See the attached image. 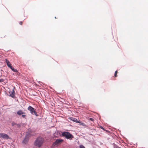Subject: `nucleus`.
Wrapping results in <instances>:
<instances>
[{"label": "nucleus", "mask_w": 148, "mask_h": 148, "mask_svg": "<svg viewBox=\"0 0 148 148\" xmlns=\"http://www.w3.org/2000/svg\"><path fill=\"white\" fill-rule=\"evenodd\" d=\"M44 139L41 137H38L37 138L35 142V145L38 147H40L43 143Z\"/></svg>", "instance_id": "f257e3e1"}, {"label": "nucleus", "mask_w": 148, "mask_h": 148, "mask_svg": "<svg viewBox=\"0 0 148 148\" xmlns=\"http://www.w3.org/2000/svg\"><path fill=\"white\" fill-rule=\"evenodd\" d=\"M61 135L62 136L68 139L72 140L73 137L72 134L68 132H62Z\"/></svg>", "instance_id": "f03ea898"}, {"label": "nucleus", "mask_w": 148, "mask_h": 148, "mask_svg": "<svg viewBox=\"0 0 148 148\" xmlns=\"http://www.w3.org/2000/svg\"><path fill=\"white\" fill-rule=\"evenodd\" d=\"M27 110L30 111L32 114H34L36 116H38V114L36 112V110L32 106H29L27 108Z\"/></svg>", "instance_id": "7ed1b4c3"}, {"label": "nucleus", "mask_w": 148, "mask_h": 148, "mask_svg": "<svg viewBox=\"0 0 148 148\" xmlns=\"http://www.w3.org/2000/svg\"><path fill=\"white\" fill-rule=\"evenodd\" d=\"M5 62L8 67L10 68L12 70V71L16 73L18 72V70L14 68L12 66V64L7 59H5Z\"/></svg>", "instance_id": "20e7f679"}, {"label": "nucleus", "mask_w": 148, "mask_h": 148, "mask_svg": "<svg viewBox=\"0 0 148 148\" xmlns=\"http://www.w3.org/2000/svg\"><path fill=\"white\" fill-rule=\"evenodd\" d=\"M0 138L4 139H8L9 138V136L7 134L4 133H0Z\"/></svg>", "instance_id": "39448f33"}, {"label": "nucleus", "mask_w": 148, "mask_h": 148, "mask_svg": "<svg viewBox=\"0 0 148 148\" xmlns=\"http://www.w3.org/2000/svg\"><path fill=\"white\" fill-rule=\"evenodd\" d=\"M63 140L62 139H57L53 143V144L57 145L61 144L63 141Z\"/></svg>", "instance_id": "423d86ee"}, {"label": "nucleus", "mask_w": 148, "mask_h": 148, "mask_svg": "<svg viewBox=\"0 0 148 148\" xmlns=\"http://www.w3.org/2000/svg\"><path fill=\"white\" fill-rule=\"evenodd\" d=\"M10 96L12 97H14L15 96V92L14 89L9 91Z\"/></svg>", "instance_id": "0eeeda50"}, {"label": "nucleus", "mask_w": 148, "mask_h": 148, "mask_svg": "<svg viewBox=\"0 0 148 148\" xmlns=\"http://www.w3.org/2000/svg\"><path fill=\"white\" fill-rule=\"evenodd\" d=\"M69 119L76 123L79 122V121L76 118L72 117H71Z\"/></svg>", "instance_id": "6e6552de"}, {"label": "nucleus", "mask_w": 148, "mask_h": 148, "mask_svg": "<svg viewBox=\"0 0 148 148\" xmlns=\"http://www.w3.org/2000/svg\"><path fill=\"white\" fill-rule=\"evenodd\" d=\"M17 114L19 115H21L22 114H25V113L22 110H19L17 112Z\"/></svg>", "instance_id": "1a4fd4ad"}, {"label": "nucleus", "mask_w": 148, "mask_h": 148, "mask_svg": "<svg viewBox=\"0 0 148 148\" xmlns=\"http://www.w3.org/2000/svg\"><path fill=\"white\" fill-rule=\"evenodd\" d=\"M28 140L29 139H28V138H27V137H26L25 136V138L23 140V143H26L27 142Z\"/></svg>", "instance_id": "9d476101"}, {"label": "nucleus", "mask_w": 148, "mask_h": 148, "mask_svg": "<svg viewBox=\"0 0 148 148\" xmlns=\"http://www.w3.org/2000/svg\"><path fill=\"white\" fill-rule=\"evenodd\" d=\"M77 123H79V124L80 125H82V126H83L85 127V126H86V124L85 123H83L81 122H80L79 121V122H77Z\"/></svg>", "instance_id": "9b49d317"}, {"label": "nucleus", "mask_w": 148, "mask_h": 148, "mask_svg": "<svg viewBox=\"0 0 148 148\" xmlns=\"http://www.w3.org/2000/svg\"><path fill=\"white\" fill-rule=\"evenodd\" d=\"M32 136V135L31 134H29H29H27L26 136H25L26 137H27V138H28V139H29V138L31 137Z\"/></svg>", "instance_id": "f8f14e48"}, {"label": "nucleus", "mask_w": 148, "mask_h": 148, "mask_svg": "<svg viewBox=\"0 0 148 148\" xmlns=\"http://www.w3.org/2000/svg\"><path fill=\"white\" fill-rule=\"evenodd\" d=\"M118 73V72L117 71H115V73H114V76L115 77H117V74Z\"/></svg>", "instance_id": "ddd939ff"}, {"label": "nucleus", "mask_w": 148, "mask_h": 148, "mask_svg": "<svg viewBox=\"0 0 148 148\" xmlns=\"http://www.w3.org/2000/svg\"><path fill=\"white\" fill-rule=\"evenodd\" d=\"M88 119H89L90 120L93 121H94V119L92 118H89Z\"/></svg>", "instance_id": "4468645a"}, {"label": "nucleus", "mask_w": 148, "mask_h": 148, "mask_svg": "<svg viewBox=\"0 0 148 148\" xmlns=\"http://www.w3.org/2000/svg\"><path fill=\"white\" fill-rule=\"evenodd\" d=\"M11 124L12 126H13L16 124L15 123L13 122Z\"/></svg>", "instance_id": "2eb2a0df"}, {"label": "nucleus", "mask_w": 148, "mask_h": 148, "mask_svg": "<svg viewBox=\"0 0 148 148\" xmlns=\"http://www.w3.org/2000/svg\"><path fill=\"white\" fill-rule=\"evenodd\" d=\"M80 148H85V147L82 145H81L80 146Z\"/></svg>", "instance_id": "dca6fc26"}, {"label": "nucleus", "mask_w": 148, "mask_h": 148, "mask_svg": "<svg viewBox=\"0 0 148 148\" xmlns=\"http://www.w3.org/2000/svg\"><path fill=\"white\" fill-rule=\"evenodd\" d=\"M7 37V36L6 35L3 36L2 37H1L2 38H5Z\"/></svg>", "instance_id": "f3484780"}, {"label": "nucleus", "mask_w": 148, "mask_h": 148, "mask_svg": "<svg viewBox=\"0 0 148 148\" xmlns=\"http://www.w3.org/2000/svg\"><path fill=\"white\" fill-rule=\"evenodd\" d=\"M4 81V80L2 79H0V82H3Z\"/></svg>", "instance_id": "a211bd4d"}, {"label": "nucleus", "mask_w": 148, "mask_h": 148, "mask_svg": "<svg viewBox=\"0 0 148 148\" xmlns=\"http://www.w3.org/2000/svg\"><path fill=\"white\" fill-rule=\"evenodd\" d=\"M22 116L23 118H25L26 116V115L24 114H22Z\"/></svg>", "instance_id": "6ab92c4d"}, {"label": "nucleus", "mask_w": 148, "mask_h": 148, "mask_svg": "<svg viewBox=\"0 0 148 148\" xmlns=\"http://www.w3.org/2000/svg\"><path fill=\"white\" fill-rule=\"evenodd\" d=\"M100 128L103 130H105V129L102 126H100Z\"/></svg>", "instance_id": "aec40b11"}, {"label": "nucleus", "mask_w": 148, "mask_h": 148, "mask_svg": "<svg viewBox=\"0 0 148 148\" xmlns=\"http://www.w3.org/2000/svg\"><path fill=\"white\" fill-rule=\"evenodd\" d=\"M19 24L20 25H22L23 24V22L22 21H20L19 23Z\"/></svg>", "instance_id": "412c9836"}]
</instances>
